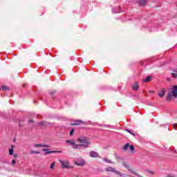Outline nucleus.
<instances>
[{"label": "nucleus", "mask_w": 177, "mask_h": 177, "mask_svg": "<svg viewBox=\"0 0 177 177\" xmlns=\"http://www.w3.org/2000/svg\"><path fill=\"white\" fill-rule=\"evenodd\" d=\"M3 89H5V86H3Z\"/></svg>", "instance_id": "nucleus-27"}, {"label": "nucleus", "mask_w": 177, "mask_h": 177, "mask_svg": "<svg viewBox=\"0 0 177 177\" xmlns=\"http://www.w3.org/2000/svg\"><path fill=\"white\" fill-rule=\"evenodd\" d=\"M55 162H53L50 166V169H55Z\"/></svg>", "instance_id": "nucleus-17"}, {"label": "nucleus", "mask_w": 177, "mask_h": 177, "mask_svg": "<svg viewBox=\"0 0 177 177\" xmlns=\"http://www.w3.org/2000/svg\"><path fill=\"white\" fill-rule=\"evenodd\" d=\"M11 147H12V148L8 150L10 156H12L13 152L15 151L13 150V147H15V146L12 145Z\"/></svg>", "instance_id": "nucleus-14"}, {"label": "nucleus", "mask_w": 177, "mask_h": 177, "mask_svg": "<svg viewBox=\"0 0 177 177\" xmlns=\"http://www.w3.org/2000/svg\"><path fill=\"white\" fill-rule=\"evenodd\" d=\"M76 177H80V176H77Z\"/></svg>", "instance_id": "nucleus-29"}, {"label": "nucleus", "mask_w": 177, "mask_h": 177, "mask_svg": "<svg viewBox=\"0 0 177 177\" xmlns=\"http://www.w3.org/2000/svg\"><path fill=\"white\" fill-rule=\"evenodd\" d=\"M105 169L107 172H114V174H117V175H120V176H122V174L119 171L115 170V169L111 167H108Z\"/></svg>", "instance_id": "nucleus-4"}, {"label": "nucleus", "mask_w": 177, "mask_h": 177, "mask_svg": "<svg viewBox=\"0 0 177 177\" xmlns=\"http://www.w3.org/2000/svg\"><path fill=\"white\" fill-rule=\"evenodd\" d=\"M13 157H15V158H16V157H17V153H14Z\"/></svg>", "instance_id": "nucleus-24"}, {"label": "nucleus", "mask_w": 177, "mask_h": 177, "mask_svg": "<svg viewBox=\"0 0 177 177\" xmlns=\"http://www.w3.org/2000/svg\"><path fill=\"white\" fill-rule=\"evenodd\" d=\"M172 97H177V86H174L172 91L168 93L167 100L171 101Z\"/></svg>", "instance_id": "nucleus-2"}, {"label": "nucleus", "mask_w": 177, "mask_h": 177, "mask_svg": "<svg viewBox=\"0 0 177 177\" xmlns=\"http://www.w3.org/2000/svg\"><path fill=\"white\" fill-rule=\"evenodd\" d=\"M171 77L173 78H177V68L173 71V73H171Z\"/></svg>", "instance_id": "nucleus-11"}, {"label": "nucleus", "mask_w": 177, "mask_h": 177, "mask_svg": "<svg viewBox=\"0 0 177 177\" xmlns=\"http://www.w3.org/2000/svg\"><path fill=\"white\" fill-rule=\"evenodd\" d=\"M127 132H129V133H131V135H133V136H135V133H133L132 131H129V130H127Z\"/></svg>", "instance_id": "nucleus-20"}, {"label": "nucleus", "mask_w": 177, "mask_h": 177, "mask_svg": "<svg viewBox=\"0 0 177 177\" xmlns=\"http://www.w3.org/2000/svg\"><path fill=\"white\" fill-rule=\"evenodd\" d=\"M43 151H46V154H50V153H56V151H49L48 149H43Z\"/></svg>", "instance_id": "nucleus-16"}, {"label": "nucleus", "mask_w": 177, "mask_h": 177, "mask_svg": "<svg viewBox=\"0 0 177 177\" xmlns=\"http://www.w3.org/2000/svg\"><path fill=\"white\" fill-rule=\"evenodd\" d=\"M139 5L140 6H145L146 5V0H140Z\"/></svg>", "instance_id": "nucleus-13"}, {"label": "nucleus", "mask_w": 177, "mask_h": 177, "mask_svg": "<svg viewBox=\"0 0 177 177\" xmlns=\"http://www.w3.org/2000/svg\"><path fill=\"white\" fill-rule=\"evenodd\" d=\"M59 162L61 163V165L62 167V168H68V165H69V163H68V161L67 160H59Z\"/></svg>", "instance_id": "nucleus-5"}, {"label": "nucleus", "mask_w": 177, "mask_h": 177, "mask_svg": "<svg viewBox=\"0 0 177 177\" xmlns=\"http://www.w3.org/2000/svg\"><path fill=\"white\" fill-rule=\"evenodd\" d=\"M31 153H35L36 154L39 153V151H31Z\"/></svg>", "instance_id": "nucleus-23"}, {"label": "nucleus", "mask_w": 177, "mask_h": 177, "mask_svg": "<svg viewBox=\"0 0 177 177\" xmlns=\"http://www.w3.org/2000/svg\"><path fill=\"white\" fill-rule=\"evenodd\" d=\"M41 125H44V122H41Z\"/></svg>", "instance_id": "nucleus-26"}, {"label": "nucleus", "mask_w": 177, "mask_h": 177, "mask_svg": "<svg viewBox=\"0 0 177 177\" xmlns=\"http://www.w3.org/2000/svg\"><path fill=\"white\" fill-rule=\"evenodd\" d=\"M90 156L93 157V158L99 157V153H97V152H95V151H91L90 153Z\"/></svg>", "instance_id": "nucleus-8"}, {"label": "nucleus", "mask_w": 177, "mask_h": 177, "mask_svg": "<svg viewBox=\"0 0 177 177\" xmlns=\"http://www.w3.org/2000/svg\"><path fill=\"white\" fill-rule=\"evenodd\" d=\"M75 164L76 165H80V166H82L85 165V161L83 159H81L80 160H75Z\"/></svg>", "instance_id": "nucleus-6"}, {"label": "nucleus", "mask_w": 177, "mask_h": 177, "mask_svg": "<svg viewBox=\"0 0 177 177\" xmlns=\"http://www.w3.org/2000/svg\"><path fill=\"white\" fill-rule=\"evenodd\" d=\"M78 122H81V121H79ZM80 124L76 122V123L72 124V125H79Z\"/></svg>", "instance_id": "nucleus-21"}, {"label": "nucleus", "mask_w": 177, "mask_h": 177, "mask_svg": "<svg viewBox=\"0 0 177 177\" xmlns=\"http://www.w3.org/2000/svg\"><path fill=\"white\" fill-rule=\"evenodd\" d=\"M151 174H154V172L151 171Z\"/></svg>", "instance_id": "nucleus-28"}, {"label": "nucleus", "mask_w": 177, "mask_h": 177, "mask_svg": "<svg viewBox=\"0 0 177 177\" xmlns=\"http://www.w3.org/2000/svg\"><path fill=\"white\" fill-rule=\"evenodd\" d=\"M122 150H124V151H127V150H129L131 154L135 153V147H133V145H129V143H127L125 145H124Z\"/></svg>", "instance_id": "nucleus-3"}, {"label": "nucleus", "mask_w": 177, "mask_h": 177, "mask_svg": "<svg viewBox=\"0 0 177 177\" xmlns=\"http://www.w3.org/2000/svg\"><path fill=\"white\" fill-rule=\"evenodd\" d=\"M104 161L105 162H108V164H113V162H111V160H109V158H104Z\"/></svg>", "instance_id": "nucleus-15"}, {"label": "nucleus", "mask_w": 177, "mask_h": 177, "mask_svg": "<svg viewBox=\"0 0 177 177\" xmlns=\"http://www.w3.org/2000/svg\"><path fill=\"white\" fill-rule=\"evenodd\" d=\"M132 88L133 91H138L139 89V84H138V82L134 83Z\"/></svg>", "instance_id": "nucleus-9"}, {"label": "nucleus", "mask_w": 177, "mask_h": 177, "mask_svg": "<svg viewBox=\"0 0 177 177\" xmlns=\"http://www.w3.org/2000/svg\"><path fill=\"white\" fill-rule=\"evenodd\" d=\"M55 92H56L55 91H53V92L50 93V94L52 95L53 93H55Z\"/></svg>", "instance_id": "nucleus-25"}, {"label": "nucleus", "mask_w": 177, "mask_h": 177, "mask_svg": "<svg viewBox=\"0 0 177 177\" xmlns=\"http://www.w3.org/2000/svg\"><path fill=\"white\" fill-rule=\"evenodd\" d=\"M66 142V143H69V145L73 147V149H82V147H85V149H86V147L91 145V141L86 137L77 138V142H78L80 144H76L75 141L73 140H68Z\"/></svg>", "instance_id": "nucleus-1"}, {"label": "nucleus", "mask_w": 177, "mask_h": 177, "mask_svg": "<svg viewBox=\"0 0 177 177\" xmlns=\"http://www.w3.org/2000/svg\"><path fill=\"white\" fill-rule=\"evenodd\" d=\"M165 95V89L162 88L160 92L158 93V96H160V97H164Z\"/></svg>", "instance_id": "nucleus-7"}, {"label": "nucleus", "mask_w": 177, "mask_h": 177, "mask_svg": "<svg viewBox=\"0 0 177 177\" xmlns=\"http://www.w3.org/2000/svg\"><path fill=\"white\" fill-rule=\"evenodd\" d=\"M173 128H174V129L177 131V123H175V124H173Z\"/></svg>", "instance_id": "nucleus-18"}, {"label": "nucleus", "mask_w": 177, "mask_h": 177, "mask_svg": "<svg viewBox=\"0 0 177 177\" xmlns=\"http://www.w3.org/2000/svg\"><path fill=\"white\" fill-rule=\"evenodd\" d=\"M153 80L152 76H148L146 79L143 80V82H150V81Z\"/></svg>", "instance_id": "nucleus-10"}, {"label": "nucleus", "mask_w": 177, "mask_h": 177, "mask_svg": "<svg viewBox=\"0 0 177 177\" xmlns=\"http://www.w3.org/2000/svg\"><path fill=\"white\" fill-rule=\"evenodd\" d=\"M74 129H71V132H70V136H73V133H74Z\"/></svg>", "instance_id": "nucleus-19"}, {"label": "nucleus", "mask_w": 177, "mask_h": 177, "mask_svg": "<svg viewBox=\"0 0 177 177\" xmlns=\"http://www.w3.org/2000/svg\"><path fill=\"white\" fill-rule=\"evenodd\" d=\"M35 147H49V146L41 144H36L35 145Z\"/></svg>", "instance_id": "nucleus-12"}, {"label": "nucleus", "mask_w": 177, "mask_h": 177, "mask_svg": "<svg viewBox=\"0 0 177 177\" xmlns=\"http://www.w3.org/2000/svg\"><path fill=\"white\" fill-rule=\"evenodd\" d=\"M12 165H15V164H16V160H12Z\"/></svg>", "instance_id": "nucleus-22"}]
</instances>
